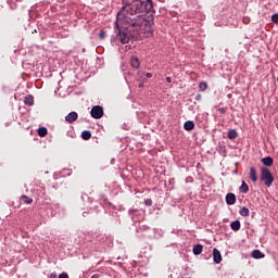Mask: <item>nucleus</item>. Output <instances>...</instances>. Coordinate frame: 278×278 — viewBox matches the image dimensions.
<instances>
[{"label":"nucleus","instance_id":"nucleus-1","mask_svg":"<svg viewBox=\"0 0 278 278\" xmlns=\"http://www.w3.org/2000/svg\"><path fill=\"white\" fill-rule=\"evenodd\" d=\"M153 10V0H123V7L117 13L115 33L122 45H127L131 38H140V34L151 27L147 15Z\"/></svg>","mask_w":278,"mask_h":278},{"label":"nucleus","instance_id":"nucleus-2","mask_svg":"<svg viewBox=\"0 0 278 278\" xmlns=\"http://www.w3.org/2000/svg\"><path fill=\"white\" fill-rule=\"evenodd\" d=\"M261 181H263L264 186L266 188H270L273 184L275 182V176H273V172L268 167H261Z\"/></svg>","mask_w":278,"mask_h":278},{"label":"nucleus","instance_id":"nucleus-3","mask_svg":"<svg viewBox=\"0 0 278 278\" xmlns=\"http://www.w3.org/2000/svg\"><path fill=\"white\" fill-rule=\"evenodd\" d=\"M90 114H91V118H96V119L103 118V106L94 105L93 108H91Z\"/></svg>","mask_w":278,"mask_h":278},{"label":"nucleus","instance_id":"nucleus-4","mask_svg":"<svg viewBox=\"0 0 278 278\" xmlns=\"http://www.w3.org/2000/svg\"><path fill=\"white\" fill-rule=\"evenodd\" d=\"M77 118H79V115H78L77 112H75V111L70 112V113L65 116L66 123H70V124L75 123V121H77Z\"/></svg>","mask_w":278,"mask_h":278},{"label":"nucleus","instance_id":"nucleus-5","mask_svg":"<svg viewBox=\"0 0 278 278\" xmlns=\"http://www.w3.org/2000/svg\"><path fill=\"white\" fill-rule=\"evenodd\" d=\"M213 262H215V264L223 262V255H220V251L216 248L213 250Z\"/></svg>","mask_w":278,"mask_h":278},{"label":"nucleus","instance_id":"nucleus-6","mask_svg":"<svg viewBox=\"0 0 278 278\" xmlns=\"http://www.w3.org/2000/svg\"><path fill=\"white\" fill-rule=\"evenodd\" d=\"M227 205H236V193H228L226 195Z\"/></svg>","mask_w":278,"mask_h":278},{"label":"nucleus","instance_id":"nucleus-7","mask_svg":"<svg viewBox=\"0 0 278 278\" xmlns=\"http://www.w3.org/2000/svg\"><path fill=\"white\" fill-rule=\"evenodd\" d=\"M130 65L132 66V68H140V59H138V56H131Z\"/></svg>","mask_w":278,"mask_h":278},{"label":"nucleus","instance_id":"nucleus-8","mask_svg":"<svg viewBox=\"0 0 278 278\" xmlns=\"http://www.w3.org/2000/svg\"><path fill=\"white\" fill-rule=\"evenodd\" d=\"M250 179L253 184L257 181V169H255V167L250 168Z\"/></svg>","mask_w":278,"mask_h":278},{"label":"nucleus","instance_id":"nucleus-9","mask_svg":"<svg viewBox=\"0 0 278 278\" xmlns=\"http://www.w3.org/2000/svg\"><path fill=\"white\" fill-rule=\"evenodd\" d=\"M240 220L236 219L233 222L230 223V229H232V231H240Z\"/></svg>","mask_w":278,"mask_h":278},{"label":"nucleus","instance_id":"nucleus-10","mask_svg":"<svg viewBox=\"0 0 278 278\" xmlns=\"http://www.w3.org/2000/svg\"><path fill=\"white\" fill-rule=\"evenodd\" d=\"M184 129L186 131H192V129H194V122H192V121L185 122Z\"/></svg>","mask_w":278,"mask_h":278},{"label":"nucleus","instance_id":"nucleus-11","mask_svg":"<svg viewBox=\"0 0 278 278\" xmlns=\"http://www.w3.org/2000/svg\"><path fill=\"white\" fill-rule=\"evenodd\" d=\"M262 164H264V166H273L274 164V160L271 156H266V157H263L261 160Z\"/></svg>","mask_w":278,"mask_h":278},{"label":"nucleus","instance_id":"nucleus-12","mask_svg":"<svg viewBox=\"0 0 278 278\" xmlns=\"http://www.w3.org/2000/svg\"><path fill=\"white\" fill-rule=\"evenodd\" d=\"M201 253H203V245L201 243L193 245V255H201Z\"/></svg>","mask_w":278,"mask_h":278},{"label":"nucleus","instance_id":"nucleus-13","mask_svg":"<svg viewBox=\"0 0 278 278\" xmlns=\"http://www.w3.org/2000/svg\"><path fill=\"white\" fill-rule=\"evenodd\" d=\"M252 257L254 260H263V257H265V255H264V253H262V251L254 250V251H252Z\"/></svg>","mask_w":278,"mask_h":278},{"label":"nucleus","instance_id":"nucleus-14","mask_svg":"<svg viewBox=\"0 0 278 278\" xmlns=\"http://www.w3.org/2000/svg\"><path fill=\"white\" fill-rule=\"evenodd\" d=\"M239 192H241V194H247V192H249V185H247L245 181H242L241 186L239 187Z\"/></svg>","mask_w":278,"mask_h":278},{"label":"nucleus","instance_id":"nucleus-15","mask_svg":"<svg viewBox=\"0 0 278 278\" xmlns=\"http://www.w3.org/2000/svg\"><path fill=\"white\" fill-rule=\"evenodd\" d=\"M24 103L28 106L34 105V96L28 94L24 98Z\"/></svg>","mask_w":278,"mask_h":278},{"label":"nucleus","instance_id":"nucleus-16","mask_svg":"<svg viewBox=\"0 0 278 278\" xmlns=\"http://www.w3.org/2000/svg\"><path fill=\"white\" fill-rule=\"evenodd\" d=\"M236 138H238V131L236 129H230L228 131V139L236 140Z\"/></svg>","mask_w":278,"mask_h":278},{"label":"nucleus","instance_id":"nucleus-17","mask_svg":"<svg viewBox=\"0 0 278 278\" xmlns=\"http://www.w3.org/2000/svg\"><path fill=\"white\" fill-rule=\"evenodd\" d=\"M21 201H23V203H25L26 205H31L34 203V199L27 195H22Z\"/></svg>","mask_w":278,"mask_h":278},{"label":"nucleus","instance_id":"nucleus-18","mask_svg":"<svg viewBox=\"0 0 278 278\" xmlns=\"http://www.w3.org/2000/svg\"><path fill=\"white\" fill-rule=\"evenodd\" d=\"M81 138L83 140H90V138H92V132H90V130H84L81 132Z\"/></svg>","mask_w":278,"mask_h":278},{"label":"nucleus","instance_id":"nucleus-19","mask_svg":"<svg viewBox=\"0 0 278 278\" xmlns=\"http://www.w3.org/2000/svg\"><path fill=\"white\" fill-rule=\"evenodd\" d=\"M47 134H49V130H47L46 127H40L38 129V136H40V138H45V136H47Z\"/></svg>","mask_w":278,"mask_h":278},{"label":"nucleus","instance_id":"nucleus-20","mask_svg":"<svg viewBox=\"0 0 278 278\" xmlns=\"http://www.w3.org/2000/svg\"><path fill=\"white\" fill-rule=\"evenodd\" d=\"M240 216H243L244 218H247V216H249V208L247 206H242L239 211Z\"/></svg>","mask_w":278,"mask_h":278},{"label":"nucleus","instance_id":"nucleus-21","mask_svg":"<svg viewBox=\"0 0 278 278\" xmlns=\"http://www.w3.org/2000/svg\"><path fill=\"white\" fill-rule=\"evenodd\" d=\"M199 90H200V92H205L207 90V83L201 81L199 84Z\"/></svg>","mask_w":278,"mask_h":278},{"label":"nucleus","instance_id":"nucleus-22","mask_svg":"<svg viewBox=\"0 0 278 278\" xmlns=\"http://www.w3.org/2000/svg\"><path fill=\"white\" fill-rule=\"evenodd\" d=\"M149 226L147 225H140L138 228H137V233H142V231H149Z\"/></svg>","mask_w":278,"mask_h":278},{"label":"nucleus","instance_id":"nucleus-23","mask_svg":"<svg viewBox=\"0 0 278 278\" xmlns=\"http://www.w3.org/2000/svg\"><path fill=\"white\" fill-rule=\"evenodd\" d=\"M144 205H147V207H151V206L153 205V200L147 199V200L144 201Z\"/></svg>","mask_w":278,"mask_h":278},{"label":"nucleus","instance_id":"nucleus-24","mask_svg":"<svg viewBox=\"0 0 278 278\" xmlns=\"http://www.w3.org/2000/svg\"><path fill=\"white\" fill-rule=\"evenodd\" d=\"M271 22L275 23L276 25L278 24V13H275V14L271 16Z\"/></svg>","mask_w":278,"mask_h":278},{"label":"nucleus","instance_id":"nucleus-25","mask_svg":"<svg viewBox=\"0 0 278 278\" xmlns=\"http://www.w3.org/2000/svg\"><path fill=\"white\" fill-rule=\"evenodd\" d=\"M136 212H138L137 208H130V210L128 211V214H129V216H131V217L134 218V214H136Z\"/></svg>","mask_w":278,"mask_h":278},{"label":"nucleus","instance_id":"nucleus-26","mask_svg":"<svg viewBox=\"0 0 278 278\" xmlns=\"http://www.w3.org/2000/svg\"><path fill=\"white\" fill-rule=\"evenodd\" d=\"M219 114H225L227 112V108L218 109Z\"/></svg>","mask_w":278,"mask_h":278},{"label":"nucleus","instance_id":"nucleus-27","mask_svg":"<svg viewBox=\"0 0 278 278\" xmlns=\"http://www.w3.org/2000/svg\"><path fill=\"white\" fill-rule=\"evenodd\" d=\"M59 278H68V274L62 273L59 275Z\"/></svg>","mask_w":278,"mask_h":278},{"label":"nucleus","instance_id":"nucleus-28","mask_svg":"<svg viewBox=\"0 0 278 278\" xmlns=\"http://www.w3.org/2000/svg\"><path fill=\"white\" fill-rule=\"evenodd\" d=\"M100 38L103 39L105 38V31L104 30H101L100 34H99Z\"/></svg>","mask_w":278,"mask_h":278},{"label":"nucleus","instance_id":"nucleus-29","mask_svg":"<svg viewBox=\"0 0 278 278\" xmlns=\"http://www.w3.org/2000/svg\"><path fill=\"white\" fill-rule=\"evenodd\" d=\"M201 99H202L201 93H198V94L195 96V101H201Z\"/></svg>","mask_w":278,"mask_h":278},{"label":"nucleus","instance_id":"nucleus-30","mask_svg":"<svg viewBox=\"0 0 278 278\" xmlns=\"http://www.w3.org/2000/svg\"><path fill=\"white\" fill-rule=\"evenodd\" d=\"M49 278H58V275L55 273L50 274Z\"/></svg>","mask_w":278,"mask_h":278},{"label":"nucleus","instance_id":"nucleus-31","mask_svg":"<svg viewBox=\"0 0 278 278\" xmlns=\"http://www.w3.org/2000/svg\"><path fill=\"white\" fill-rule=\"evenodd\" d=\"M91 278H101V275H100V274H93V275L91 276Z\"/></svg>","mask_w":278,"mask_h":278},{"label":"nucleus","instance_id":"nucleus-32","mask_svg":"<svg viewBox=\"0 0 278 278\" xmlns=\"http://www.w3.org/2000/svg\"><path fill=\"white\" fill-rule=\"evenodd\" d=\"M146 77H148V79H151V77H153V74L147 73V74H146Z\"/></svg>","mask_w":278,"mask_h":278},{"label":"nucleus","instance_id":"nucleus-33","mask_svg":"<svg viewBox=\"0 0 278 278\" xmlns=\"http://www.w3.org/2000/svg\"><path fill=\"white\" fill-rule=\"evenodd\" d=\"M166 81H167V84H170L173 80L170 77H166Z\"/></svg>","mask_w":278,"mask_h":278},{"label":"nucleus","instance_id":"nucleus-34","mask_svg":"<svg viewBox=\"0 0 278 278\" xmlns=\"http://www.w3.org/2000/svg\"><path fill=\"white\" fill-rule=\"evenodd\" d=\"M42 194H45V188L40 187Z\"/></svg>","mask_w":278,"mask_h":278},{"label":"nucleus","instance_id":"nucleus-35","mask_svg":"<svg viewBox=\"0 0 278 278\" xmlns=\"http://www.w3.org/2000/svg\"><path fill=\"white\" fill-rule=\"evenodd\" d=\"M143 86H144L143 84H140V85H139V88H142Z\"/></svg>","mask_w":278,"mask_h":278},{"label":"nucleus","instance_id":"nucleus-36","mask_svg":"<svg viewBox=\"0 0 278 278\" xmlns=\"http://www.w3.org/2000/svg\"><path fill=\"white\" fill-rule=\"evenodd\" d=\"M39 75H42V72H37Z\"/></svg>","mask_w":278,"mask_h":278}]
</instances>
